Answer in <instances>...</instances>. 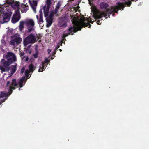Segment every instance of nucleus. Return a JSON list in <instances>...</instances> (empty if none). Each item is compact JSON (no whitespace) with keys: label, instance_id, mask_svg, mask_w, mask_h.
Instances as JSON below:
<instances>
[{"label":"nucleus","instance_id":"obj_1","mask_svg":"<svg viewBox=\"0 0 149 149\" xmlns=\"http://www.w3.org/2000/svg\"><path fill=\"white\" fill-rule=\"evenodd\" d=\"M138 0H128L127 1H126L124 3L118 2L116 6L111 7L110 8L107 9L106 12H101L95 6H92L91 9L93 13V16H90L86 20L83 16L81 17H78V31L81 30L83 27H87L88 26V24L86 23V21L87 22L93 23L95 19H100L103 16H104L106 18H107V13L111 14L114 12L117 13L118 10L121 9L123 10L125 6H130L131 4L132 1L136 2Z\"/></svg>","mask_w":149,"mask_h":149},{"label":"nucleus","instance_id":"obj_2","mask_svg":"<svg viewBox=\"0 0 149 149\" xmlns=\"http://www.w3.org/2000/svg\"><path fill=\"white\" fill-rule=\"evenodd\" d=\"M4 59L1 61V65H0V69L1 72H6L7 73H10V76L15 72L16 68L15 65H12L9 68H8L9 65L13 62L16 61V57L13 53H8L6 54H4L3 56Z\"/></svg>","mask_w":149,"mask_h":149},{"label":"nucleus","instance_id":"obj_3","mask_svg":"<svg viewBox=\"0 0 149 149\" xmlns=\"http://www.w3.org/2000/svg\"><path fill=\"white\" fill-rule=\"evenodd\" d=\"M14 1L13 0H6V3L0 4V24H3L9 21L12 13L8 6L10 5Z\"/></svg>","mask_w":149,"mask_h":149},{"label":"nucleus","instance_id":"obj_4","mask_svg":"<svg viewBox=\"0 0 149 149\" xmlns=\"http://www.w3.org/2000/svg\"><path fill=\"white\" fill-rule=\"evenodd\" d=\"M26 1V0H23L24 3L20 5L19 2L14 1L10 5L13 8L17 9L15 11L12 18L11 21L13 23H15L20 19V17L19 9H20L23 13L25 12L28 10V5L27 3H25Z\"/></svg>","mask_w":149,"mask_h":149},{"label":"nucleus","instance_id":"obj_5","mask_svg":"<svg viewBox=\"0 0 149 149\" xmlns=\"http://www.w3.org/2000/svg\"><path fill=\"white\" fill-rule=\"evenodd\" d=\"M16 80L13 79L10 81L8 80L7 82V88L8 89V93L1 92L0 94V98H4L8 96L12 92V90L14 89L17 86Z\"/></svg>","mask_w":149,"mask_h":149},{"label":"nucleus","instance_id":"obj_6","mask_svg":"<svg viewBox=\"0 0 149 149\" xmlns=\"http://www.w3.org/2000/svg\"><path fill=\"white\" fill-rule=\"evenodd\" d=\"M39 38H40L37 36L32 34H30L24 39V45L25 46H26L29 43H34Z\"/></svg>","mask_w":149,"mask_h":149},{"label":"nucleus","instance_id":"obj_7","mask_svg":"<svg viewBox=\"0 0 149 149\" xmlns=\"http://www.w3.org/2000/svg\"><path fill=\"white\" fill-rule=\"evenodd\" d=\"M11 38V40L10 41V44L13 46L15 47L19 44L22 41L21 38L18 34L15 35Z\"/></svg>","mask_w":149,"mask_h":149},{"label":"nucleus","instance_id":"obj_8","mask_svg":"<svg viewBox=\"0 0 149 149\" xmlns=\"http://www.w3.org/2000/svg\"><path fill=\"white\" fill-rule=\"evenodd\" d=\"M25 23L29 31H31L34 29V22L32 19H27L25 21Z\"/></svg>","mask_w":149,"mask_h":149},{"label":"nucleus","instance_id":"obj_9","mask_svg":"<svg viewBox=\"0 0 149 149\" xmlns=\"http://www.w3.org/2000/svg\"><path fill=\"white\" fill-rule=\"evenodd\" d=\"M68 21L67 17L64 15L59 19L58 25L60 27H65L66 26V23Z\"/></svg>","mask_w":149,"mask_h":149},{"label":"nucleus","instance_id":"obj_10","mask_svg":"<svg viewBox=\"0 0 149 149\" xmlns=\"http://www.w3.org/2000/svg\"><path fill=\"white\" fill-rule=\"evenodd\" d=\"M49 60L50 59H48L47 58L45 59L44 61L39 66V72H42L45 70L46 67L47 66V65L49 62Z\"/></svg>","mask_w":149,"mask_h":149},{"label":"nucleus","instance_id":"obj_11","mask_svg":"<svg viewBox=\"0 0 149 149\" xmlns=\"http://www.w3.org/2000/svg\"><path fill=\"white\" fill-rule=\"evenodd\" d=\"M36 67L34 66L32 64H30L29 66V70H26L25 72V74L27 79H28L31 77V74L30 73L31 72L32 73L33 71L35 69Z\"/></svg>","mask_w":149,"mask_h":149},{"label":"nucleus","instance_id":"obj_12","mask_svg":"<svg viewBox=\"0 0 149 149\" xmlns=\"http://www.w3.org/2000/svg\"><path fill=\"white\" fill-rule=\"evenodd\" d=\"M30 4V6L35 13L36 12V9L37 3L36 0H27Z\"/></svg>","mask_w":149,"mask_h":149},{"label":"nucleus","instance_id":"obj_13","mask_svg":"<svg viewBox=\"0 0 149 149\" xmlns=\"http://www.w3.org/2000/svg\"><path fill=\"white\" fill-rule=\"evenodd\" d=\"M39 17L38 15H37L36 18L38 20V22L39 24H41L42 23H43V16H42V11L41 10H40L39 11Z\"/></svg>","mask_w":149,"mask_h":149},{"label":"nucleus","instance_id":"obj_14","mask_svg":"<svg viewBox=\"0 0 149 149\" xmlns=\"http://www.w3.org/2000/svg\"><path fill=\"white\" fill-rule=\"evenodd\" d=\"M25 79V77H23L19 80V84L20 87H22L24 85L25 83V81H24Z\"/></svg>","mask_w":149,"mask_h":149},{"label":"nucleus","instance_id":"obj_15","mask_svg":"<svg viewBox=\"0 0 149 149\" xmlns=\"http://www.w3.org/2000/svg\"><path fill=\"white\" fill-rule=\"evenodd\" d=\"M100 6L101 9H105L108 6V5L107 4L105 3L102 2L100 3Z\"/></svg>","mask_w":149,"mask_h":149},{"label":"nucleus","instance_id":"obj_16","mask_svg":"<svg viewBox=\"0 0 149 149\" xmlns=\"http://www.w3.org/2000/svg\"><path fill=\"white\" fill-rule=\"evenodd\" d=\"M63 40L61 42H60L55 47L54 49V52L53 53V55H54L56 53V51L57 50V49L59 47L60 45L62 46V43H63Z\"/></svg>","mask_w":149,"mask_h":149},{"label":"nucleus","instance_id":"obj_17","mask_svg":"<svg viewBox=\"0 0 149 149\" xmlns=\"http://www.w3.org/2000/svg\"><path fill=\"white\" fill-rule=\"evenodd\" d=\"M13 29H10L8 31L7 33V35L9 36L13 37V36H11L13 33Z\"/></svg>","mask_w":149,"mask_h":149},{"label":"nucleus","instance_id":"obj_18","mask_svg":"<svg viewBox=\"0 0 149 149\" xmlns=\"http://www.w3.org/2000/svg\"><path fill=\"white\" fill-rule=\"evenodd\" d=\"M25 23L24 21H21L20 22V25L19 26V30L21 31L24 27V25Z\"/></svg>","mask_w":149,"mask_h":149},{"label":"nucleus","instance_id":"obj_19","mask_svg":"<svg viewBox=\"0 0 149 149\" xmlns=\"http://www.w3.org/2000/svg\"><path fill=\"white\" fill-rule=\"evenodd\" d=\"M33 56L35 58H37L38 56V53L37 52H36L35 54L33 55Z\"/></svg>","mask_w":149,"mask_h":149},{"label":"nucleus","instance_id":"obj_20","mask_svg":"<svg viewBox=\"0 0 149 149\" xmlns=\"http://www.w3.org/2000/svg\"><path fill=\"white\" fill-rule=\"evenodd\" d=\"M1 43L2 44V45H5V42L4 40H1Z\"/></svg>","mask_w":149,"mask_h":149},{"label":"nucleus","instance_id":"obj_21","mask_svg":"<svg viewBox=\"0 0 149 149\" xmlns=\"http://www.w3.org/2000/svg\"><path fill=\"white\" fill-rule=\"evenodd\" d=\"M25 71V68H23L21 70V73H23Z\"/></svg>","mask_w":149,"mask_h":149},{"label":"nucleus","instance_id":"obj_22","mask_svg":"<svg viewBox=\"0 0 149 149\" xmlns=\"http://www.w3.org/2000/svg\"><path fill=\"white\" fill-rule=\"evenodd\" d=\"M26 52L27 53L30 54L31 53V50L30 49H29V50H27Z\"/></svg>","mask_w":149,"mask_h":149},{"label":"nucleus","instance_id":"obj_23","mask_svg":"<svg viewBox=\"0 0 149 149\" xmlns=\"http://www.w3.org/2000/svg\"><path fill=\"white\" fill-rule=\"evenodd\" d=\"M100 21L99 20H98L96 22L97 24L99 25L101 24V22L100 23Z\"/></svg>","mask_w":149,"mask_h":149},{"label":"nucleus","instance_id":"obj_24","mask_svg":"<svg viewBox=\"0 0 149 149\" xmlns=\"http://www.w3.org/2000/svg\"><path fill=\"white\" fill-rule=\"evenodd\" d=\"M20 54L21 56H22L24 55V53L22 52L20 53Z\"/></svg>","mask_w":149,"mask_h":149},{"label":"nucleus","instance_id":"obj_25","mask_svg":"<svg viewBox=\"0 0 149 149\" xmlns=\"http://www.w3.org/2000/svg\"><path fill=\"white\" fill-rule=\"evenodd\" d=\"M6 98L3 99L2 100H1V101L2 102H3L6 99Z\"/></svg>","mask_w":149,"mask_h":149},{"label":"nucleus","instance_id":"obj_26","mask_svg":"<svg viewBox=\"0 0 149 149\" xmlns=\"http://www.w3.org/2000/svg\"><path fill=\"white\" fill-rule=\"evenodd\" d=\"M28 57L26 56V58H25V60L26 61H28Z\"/></svg>","mask_w":149,"mask_h":149},{"label":"nucleus","instance_id":"obj_27","mask_svg":"<svg viewBox=\"0 0 149 149\" xmlns=\"http://www.w3.org/2000/svg\"><path fill=\"white\" fill-rule=\"evenodd\" d=\"M89 1V4L90 5H91L92 3L91 1H90V0H88Z\"/></svg>","mask_w":149,"mask_h":149},{"label":"nucleus","instance_id":"obj_28","mask_svg":"<svg viewBox=\"0 0 149 149\" xmlns=\"http://www.w3.org/2000/svg\"><path fill=\"white\" fill-rule=\"evenodd\" d=\"M48 53H49L50 52H51V50L48 49Z\"/></svg>","mask_w":149,"mask_h":149},{"label":"nucleus","instance_id":"obj_29","mask_svg":"<svg viewBox=\"0 0 149 149\" xmlns=\"http://www.w3.org/2000/svg\"><path fill=\"white\" fill-rule=\"evenodd\" d=\"M54 57H53V56H52L51 57V59H54Z\"/></svg>","mask_w":149,"mask_h":149},{"label":"nucleus","instance_id":"obj_30","mask_svg":"<svg viewBox=\"0 0 149 149\" xmlns=\"http://www.w3.org/2000/svg\"><path fill=\"white\" fill-rule=\"evenodd\" d=\"M3 38H4L5 37V35H3Z\"/></svg>","mask_w":149,"mask_h":149},{"label":"nucleus","instance_id":"obj_31","mask_svg":"<svg viewBox=\"0 0 149 149\" xmlns=\"http://www.w3.org/2000/svg\"><path fill=\"white\" fill-rule=\"evenodd\" d=\"M59 50L61 52L62 51V50L61 49H59Z\"/></svg>","mask_w":149,"mask_h":149},{"label":"nucleus","instance_id":"obj_32","mask_svg":"<svg viewBox=\"0 0 149 149\" xmlns=\"http://www.w3.org/2000/svg\"><path fill=\"white\" fill-rule=\"evenodd\" d=\"M112 16H114V14H112Z\"/></svg>","mask_w":149,"mask_h":149}]
</instances>
